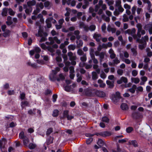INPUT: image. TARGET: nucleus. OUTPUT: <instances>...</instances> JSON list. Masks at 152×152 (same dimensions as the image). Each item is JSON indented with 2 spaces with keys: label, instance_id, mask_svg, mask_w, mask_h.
Listing matches in <instances>:
<instances>
[{
  "label": "nucleus",
  "instance_id": "1",
  "mask_svg": "<svg viewBox=\"0 0 152 152\" xmlns=\"http://www.w3.org/2000/svg\"><path fill=\"white\" fill-rule=\"evenodd\" d=\"M138 30L136 35H133L134 39L136 40V42L140 44L138 45L139 48L141 50H142L145 48L147 45V42L148 41V37L147 35H145L144 37H142L141 39V35L140 34L141 31L142 30V26L140 24H138L137 25Z\"/></svg>",
  "mask_w": 152,
  "mask_h": 152
},
{
  "label": "nucleus",
  "instance_id": "2",
  "mask_svg": "<svg viewBox=\"0 0 152 152\" xmlns=\"http://www.w3.org/2000/svg\"><path fill=\"white\" fill-rule=\"evenodd\" d=\"M107 8L106 4H103V1L102 0H100L99 1L98 4L95 6L94 10H106ZM89 10L94 9L90 7Z\"/></svg>",
  "mask_w": 152,
  "mask_h": 152
},
{
  "label": "nucleus",
  "instance_id": "3",
  "mask_svg": "<svg viewBox=\"0 0 152 152\" xmlns=\"http://www.w3.org/2000/svg\"><path fill=\"white\" fill-rule=\"evenodd\" d=\"M95 94L97 96L103 98L106 96V94L103 91L96 90L95 92Z\"/></svg>",
  "mask_w": 152,
  "mask_h": 152
},
{
  "label": "nucleus",
  "instance_id": "4",
  "mask_svg": "<svg viewBox=\"0 0 152 152\" xmlns=\"http://www.w3.org/2000/svg\"><path fill=\"white\" fill-rule=\"evenodd\" d=\"M144 29L146 30H148L150 34H152V23H150L146 25L144 27Z\"/></svg>",
  "mask_w": 152,
  "mask_h": 152
},
{
  "label": "nucleus",
  "instance_id": "5",
  "mask_svg": "<svg viewBox=\"0 0 152 152\" xmlns=\"http://www.w3.org/2000/svg\"><path fill=\"white\" fill-rule=\"evenodd\" d=\"M93 37L97 42H100L102 39L101 35L97 33H95L93 35Z\"/></svg>",
  "mask_w": 152,
  "mask_h": 152
},
{
  "label": "nucleus",
  "instance_id": "6",
  "mask_svg": "<svg viewBox=\"0 0 152 152\" xmlns=\"http://www.w3.org/2000/svg\"><path fill=\"white\" fill-rule=\"evenodd\" d=\"M111 134L110 132L107 131L97 133L96 134L97 136L100 135L103 137L110 136L111 135Z\"/></svg>",
  "mask_w": 152,
  "mask_h": 152
},
{
  "label": "nucleus",
  "instance_id": "7",
  "mask_svg": "<svg viewBox=\"0 0 152 152\" xmlns=\"http://www.w3.org/2000/svg\"><path fill=\"white\" fill-rule=\"evenodd\" d=\"M123 82L125 83H127L128 82L127 78L124 77H122L119 80H118L117 81V83L119 84L122 83Z\"/></svg>",
  "mask_w": 152,
  "mask_h": 152
},
{
  "label": "nucleus",
  "instance_id": "8",
  "mask_svg": "<svg viewBox=\"0 0 152 152\" xmlns=\"http://www.w3.org/2000/svg\"><path fill=\"white\" fill-rule=\"evenodd\" d=\"M67 55L69 57L70 61L76 60L77 57L75 55H73V53L71 52H69L67 53Z\"/></svg>",
  "mask_w": 152,
  "mask_h": 152
},
{
  "label": "nucleus",
  "instance_id": "9",
  "mask_svg": "<svg viewBox=\"0 0 152 152\" xmlns=\"http://www.w3.org/2000/svg\"><path fill=\"white\" fill-rule=\"evenodd\" d=\"M83 93L87 96H90L92 95V93L91 91L88 88L84 90Z\"/></svg>",
  "mask_w": 152,
  "mask_h": 152
},
{
  "label": "nucleus",
  "instance_id": "10",
  "mask_svg": "<svg viewBox=\"0 0 152 152\" xmlns=\"http://www.w3.org/2000/svg\"><path fill=\"white\" fill-rule=\"evenodd\" d=\"M128 144L133 145L135 147L138 146V143L136 140H129L128 142Z\"/></svg>",
  "mask_w": 152,
  "mask_h": 152
},
{
  "label": "nucleus",
  "instance_id": "11",
  "mask_svg": "<svg viewBox=\"0 0 152 152\" xmlns=\"http://www.w3.org/2000/svg\"><path fill=\"white\" fill-rule=\"evenodd\" d=\"M65 79V77L62 73L59 74L57 77L56 80L58 82L63 81Z\"/></svg>",
  "mask_w": 152,
  "mask_h": 152
},
{
  "label": "nucleus",
  "instance_id": "12",
  "mask_svg": "<svg viewBox=\"0 0 152 152\" xmlns=\"http://www.w3.org/2000/svg\"><path fill=\"white\" fill-rule=\"evenodd\" d=\"M76 43L77 44L76 47L77 48H80L82 46L83 42L82 41L79 39V40H77L76 41Z\"/></svg>",
  "mask_w": 152,
  "mask_h": 152
},
{
  "label": "nucleus",
  "instance_id": "13",
  "mask_svg": "<svg viewBox=\"0 0 152 152\" xmlns=\"http://www.w3.org/2000/svg\"><path fill=\"white\" fill-rule=\"evenodd\" d=\"M140 116L139 114L137 112H134L132 114V118L134 119L137 120L138 119Z\"/></svg>",
  "mask_w": 152,
  "mask_h": 152
},
{
  "label": "nucleus",
  "instance_id": "14",
  "mask_svg": "<svg viewBox=\"0 0 152 152\" xmlns=\"http://www.w3.org/2000/svg\"><path fill=\"white\" fill-rule=\"evenodd\" d=\"M105 54V53L104 52H101L100 53L99 55V61L100 64H101L103 61V59L104 58Z\"/></svg>",
  "mask_w": 152,
  "mask_h": 152
},
{
  "label": "nucleus",
  "instance_id": "15",
  "mask_svg": "<svg viewBox=\"0 0 152 152\" xmlns=\"http://www.w3.org/2000/svg\"><path fill=\"white\" fill-rule=\"evenodd\" d=\"M48 34L46 32H44L43 33V35L40 40H39V42H45L47 40V39L46 37L47 36Z\"/></svg>",
  "mask_w": 152,
  "mask_h": 152
},
{
  "label": "nucleus",
  "instance_id": "16",
  "mask_svg": "<svg viewBox=\"0 0 152 152\" xmlns=\"http://www.w3.org/2000/svg\"><path fill=\"white\" fill-rule=\"evenodd\" d=\"M36 2L34 0L30 1L27 2V4L28 7H31L32 6H33L36 4Z\"/></svg>",
  "mask_w": 152,
  "mask_h": 152
},
{
  "label": "nucleus",
  "instance_id": "17",
  "mask_svg": "<svg viewBox=\"0 0 152 152\" xmlns=\"http://www.w3.org/2000/svg\"><path fill=\"white\" fill-rule=\"evenodd\" d=\"M92 79L93 80H96L98 78V75L96 72H93L91 73Z\"/></svg>",
  "mask_w": 152,
  "mask_h": 152
},
{
  "label": "nucleus",
  "instance_id": "18",
  "mask_svg": "<svg viewBox=\"0 0 152 152\" xmlns=\"http://www.w3.org/2000/svg\"><path fill=\"white\" fill-rule=\"evenodd\" d=\"M106 83L109 86V88H113L114 86V82L113 81H111L108 80H107L106 81Z\"/></svg>",
  "mask_w": 152,
  "mask_h": 152
},
{
  "label": "nucleus",
  "instance_id": "19",
  "mask_svg": "<svg viewBox=\"0 0 152 152\" xmlns=\"http://www.w3.org/2000/svg\"><path fill=\"white\" fill-rule=\"evenodd\" d=\"M115 3V6L118 7V10H124L121 5V1H116Z\"/></svg>",
  "mask_w": 152,
  "mask_h": 152
},
{
  "label": "nucleus",
  "instance_id": "20",
  "mask_svg": "<svg viewBox=\"0 0 152 152\" xmlns=\"http://www.w3.org/2000/svg\"><path fill=\"white\" fill-rule=\"evenodd\" d=\"M137 133H138L139 135L141 137H143L144 138H145L146 137V134H144L143 133V132L140 130L139 129H137Z\"/></svg>",
  "mask_w": 152,
  "mask_h": 152
},
{
  "label": "nucleus",
  "instance_id": "21",
  "mask_svg": "<svg viewBox=\"0 0 152 152\" xmlns=\"http://www.w3.org/2000/svg\"><path fill=\"white\" fill-rule=\"evenodd\" d=\"M80 31L78 30H75L74 31V34L75 35L77 40H79L81 38V36L79 35Z\"/></svg>",
  "mask_w": 152,
  "mask_h": 152
},
{
  "label": "nucleus",
  "instance_id": "22",
  "mask_svg": "<svg viewBox=\"0 0 152 152\" xmlns=\"http://www.w3.org/2000/svg\"><path fill=\"white\" fill-rule=\"evenodd\" d=\"M53 138L51 137V136L49 137L48 138H47L46 141L47 145H48L52 143H53Z\"/></svg>",
  "mask_w": 152,
  "mask_h": 152
},
{
  "label": "nucleus",
  "instance_id": "23",
  "mask_svg": "<svg viewBox=\"0 0 152 152\" xmlns=\"http://www.w3.org/2000/svg\"><path fill=\"white\" fill-rule=\"evenodd\" d=\"M11 31L7 29L5 31L3 34V36L5 37H6L10 36Z\"/></svg>",
  "mask_w": 152,
  "mask_h": 152
},
{
  "label": "nucleus",
  "instance_id": "24",
  "mask_svg": "<svg viewBox=\"0 0 152 152\" xmlns=\"http://www.w3.org/2000/svg\"><path fill=\"white\" fill-rule=\"evenodd\" d=\"M44 33L43 32L42 30L40 28V26L38 33L36 34V35L37 37H42L43 36V33Z\"/></svg>",
  "mask_w": 152,
  "mask_h": 152
},
{
  "label": "nucleus",
  "instance_id": "25",
  "mask_svg": "<svg viewBox=\"0 0 152 152\" xmlns=\"http://www.w3.org/2000/svg\"><path fill=\"white\" fill-rule=\"evenodd\" d=\"M29 140L28 138L27 137L23 139V142L24 145L26 146H28Z\"/></svg>",
  "mask_w": 152,
  "mask_h": 152
},
{
  "label": "nucleus",
  "instance_id": "26",
  "mask_svg": "<svg viewBox=\"0 0 152 152\" xmlns=\"http://www.w3.org/2000/svg\"><path fill=\"white\" fill-rule=\"evenodd\" d=\"M121 107L123 110H126L128 109L127 104L125 103H123L121 105Z\"/></svg>",
  "mask_w": 152,
  "mask_h": 152
},
{
  "label": "nucleus",
  "instance_id": "27",
  "mask_svg": "<svg viewBox=\"0 0 152 152\" xmlns=\"http://www.w3.org/2000/svg\"><path fill=\"white\" fill-rule=\"evenodd\" d=\"M44 5L45 8L51 7L52 6V4L49 1H46L44 3Z\"/></svg>",
  "mask_w": 152,
  "mask_h": 152
},
{
  "label": "nucleus",
  "instance_id": "28",
  "mask_svg": "<svg viewBox=\"0 0 152 152\" xmlns=\"http://www.w3.org/2000/svg\"><path fill=\"white\" fill-rule=\"evenodd\" d=\"M36 10H40L39 8L42 9L44 7V5L42 3L40 2V3H37L36 5Z\"/></svg>",
  "mask_w": 152,
  "mask_h": 152
},
{
  "label": "nucleus",
  "instance_id": "29",
  "mask_svg": "<svg viewBox=\"0 0 152 152\" xmlns=\"http://www.w3.org/2000/svg\"><path fill=\"white\" fill-rule=\"evenodd\" d=\"M50 80L52 81H55L56 80L57 77L56 75L52 74H51L49 75Z\"/></svg>",
  "mask_w": 152,
  "mask_h": 152
},
{
  "label": "nucleus",
  "instance_id": "30",
  "mask_svg": "<svg viewBox=\"0 0 152 152\" xmlns=\"http://www.w3.org/2000/svg\"><path fill=\"white\" fill-rule=\"evenodd\" d=\"M36 109H34L33 110L31 109L28 111V113L31 115H35L36 113Z\"/></svg>",
  "mask_w": 152,
  "mask_h": 152
},
{
  "label": "nucleus",
  "instance_id": "31",
  "mask_svg": "<svg viewBox=\"0 0 152 152\" xmlns=\"http://www.w3.org/2000/svg\"><path fill=\"white\" fill-rule=\"evenodd\" d=\"M131 80L132 82H134L135 83L137 84L140 81V79L138 77H132Z\"/></svg>",
  "mask_w": 152,
  "mask_h": 152
},
{
  "label": "nucleus",
  "instance_id": "32",
  "mask_svg": "<svg viewBox=\"0 0 152 152\" xmlns=\"http://www.w3.org/2000/svg\"><path fill=\"white\" fill-rule=\"evenodd\" d=\"M146 50L147 52V56L151 57L152 56V52L151 51L150 49L149 48H147L146 49Z\"/></svg>",
  "mask_w": 152,
  "mask_h": 152
},
{
  "label": "nucleus",
  "instance_id": "33",
  "mask_svg": "<svg viewBox=\"0 0 152 152\" xmlns=\"http://www.w3.org/2000/svg\"><path fill=\"white\" fill-rule=\"evenodd\" d=\"M71 86H69L68 85L64 87L65 90L67 92H70L72 91V88Z\"/></svg>",
  "mask_w": 152,
  "mask_h": 152
},
{
  "label": "nucleus",
  "instance_id": "34",
  "mask_svg": "<svg viewBox=\"0 0 152 152\" xmlns=\"http://www.w3.org/2000/svg\"><path fill=\"white\" fill-rule=\"evenodd\" d=\"M19 137L21 139H24L27 137L24 135V132H22L19 134Z\"/></svg>",
  "mask_w": 152,
  "mask_h": 152
},
{
  "label": "nucleus",
  "instance_id": "35",
  "mask_svg": "<svg viewBox=\"0 0 152 152\" xmlns=\"http://www.w3.org/2000/svg\"><path fill=\"white\" fill-rule=\"evenodd\" d=\"M115 94H112V100L115 102H117L118 101V100L120 99L119 98H117Z\"/></svg>",
  "mask_w": 152,
  "mask_h": 152
},
{
  "label": "nucleus",
  "instance_id": "36",
  "mask_svg": "<svg viewBox=\"0 0 152 152\" xmlns=\"http://www.w3.org/2000/svg\"><path fill=\"white\" fill-rule=\"evenodd\" d=\"M82 56L80 57V60L83 62H85L87 60L86 54L85 53Z\"/></svg>",
  "mask_w": 152,
  "mask_h": 152
},
{
  "label": "nucleus",
  "instance_id": "37",
  "mask_svg": "<svg viewBox=\"0 0 152 152\" xmlns=\"http://www.w3.org/2000/svg\"><path fill=\"white\" fill-rule=\"evenodd\" d=\"M21 105L23 108L24 107L27 106L28 104V102L27 101L22 102L21 103Z\"/></svg>",
  "mask_w": 152,
  "mask_h": 152
},
{
  "label": "nucleus",
  "instance_id": "38",
  "mask_svg": "<svg viewBox=\"0 0 152 152\" xmlns=\"http://www.w3.org/2000/svg\"><path fill=\"white\" fill-rule=\"evenodd\" d=\"M113 152H126L125 151L124 149H121L119 146H118L117 151L113 150Z\"/></svg>",
  "mask_w": 152,
  "mask_h": 152
},
{
  "label": "nucleus",
  "instance_id": "39",
  "mask_svg": "<svg viewBox=\"0 0 152 152\" xmlns=\"http://www.w3.org/2000/svg\"><path fill=\"white\" fill-rule=\"evenodd\" d=\"M123 17L122 20L123 22H127L129 21V18L126 14H124L123 16Z\"/></svg>",
  "mask_w": 152,
  "mask_h": 152
},
{
  "label": "nucleus",
  "instance_id": "40",
  "mask_svg": "<svg viewBox=\"0 0 152 152\" xmlns=\"http://www.w3.org/2000/svg\"><path fill=\"white\" fill-rule=\"evenodd\" d=\"M76 48L75 45H71L68 46V48L69 50H74Z\"/></svg>",
  "mask_w": 152,
  "mask_h": 152
},
{
  "label": "nucleus",
  "instance_id": "41",
  "mask_svg": "<svg viewBox=\"0 0 152 152\" xmlns=\"http://www.w3.org/2000/svg\"><path fill=\"white\" fill-rule=\"evenodd\" d=\"M69 111L68 110H65L63 113V118H67L69 115Z\"/></svg>",
  "mask_w": 152,
  "mask_h": 152
},
{
  "label": "nucleus",
  "instance_id": "42",
  "mask_svg": "<svg viewBox=\"0 0 152 152\" xmlns=\"http://www.w3.org/2000/svg\"><path fill=\"white\" fill-rule=\"evenodd\" d=\"M77 54L80 56H82L85 54V53L81 49H79L78 50L77 52Z\"/></svg>",
  "mask_w": 152,
  "mask_h": 152
},
{
  "label": "nucleus",
  "instance_id": "43",
  "mask_svg": "<svg viewBox=\"0 0 152 152\" xmlns=\"http://www.w3.org/2000/svg\"><path fill=\"white\" fill-rule=\"evenodd\" d=\"M53 132V129L52 128H50L48 129L47 131L46 134L47 135H50Z\"/></svg>",
  "mask_w": 152,
  "mask_h": 152
},
{
  "label": "nucleus",
  "instance_id": "44",
  "mask_svg": "<svg viewBox=\"0 0 152 152\" xmlns=\"http://www.w3.org/2000/svg\"><path fill=\"white\" fill-rule=\"evenodd\" d=\"M128 140V139L127 138L124 139L119 140L118 141V142L119 143L123 144L127 142Z\"/></svg>",
  "mask_w": 152,
  "mask_h": 152
},
{
  "label": "nucleus",
  "instance_id": "45",
  "mask_svg": "<svg viewBox=\"0 0 152 152\" xmlns=\"http://www.w3.org/2000/svg\"><path fill=\"white\" fill-rule=\"evenodd\" d=\"M59 111L58 110H54L53 112V117L57 116L58 114Z\"/></svg>",
  "mask_w": 152,
  "mask_h": 152
},
{
  "label": "nucleus",
  "instance_id": "46",
  "mask_svg": "<svg viewBox=\"0 0 152 152\" xmlns=\"http://www.w3.org/2000/svg\"><path fill=\"white\" fill-rule=\"evenodd\" d=\"M109 119L106 116H104L102 118V121L103 122L108 123L109 122Z\"/></svg>",
  "mask_w": 152,
  "mask_h": 152
},
{
  "label": "nucleus",
  "instance_id": "47",
  "mask_svg": "<svg viewBox=\"0 0 152 152\" xmlns=\"http://www.w3.org/2000/svg\"><path fill=\"white\" fill-rule=\"evenodd\" d=\"M97 144L100 146L103 145L104 144L103 141L101 139H99Z\"/></svg>",
  "mask_w": 152,
  "mask_h": 152
},
{
  "label": "nucleus",
  "instance_id": "48",
  "mask_svg": "<svg viewBox=\"0 0 152 152\" xmlns=\"http://www.w3.org/2000/svg\"><path fill=\"white\" fill-rule=\"evenodd\" d=\"M28 146L30 149H32L34 148L36 145L35 144L31 143L29 144Z\"/></svg>",
  "mask_w": 152,
  "mask_h": 152
},
{
  "label": "nucleus",
  "instance_id": "49",
  "mask_svg": "<svg viewBox=\"0 0 152 152\" xmlns=\"http://www.w3.org/2000/svg\"><path fill=\"white\" fill-rule=\"evenodd\" d=\"M124 10H115L114 12V15L115 16H118L120 12H122Z\"/></svg>",
  "mask_w": 152,
  "mask_h": 152
},
{
  "label": "nucleus",
  "instance_id": "50",
  "mask_svg": "<svg viewBox=\"0 0 152 152\" xmlns=\"http://www.w3.org/2000/svg\"><path fill=\"white\" fill-rule=\"evenodd\" d=\"M46 49L48 51H49L50 52L53 53L55 52V50L53 49L52 47L50 46L48 47H47Z\"/></svg>",
  "mask_w": 152,
  "mask_h": 152
},
{
  "label": "nucleus",
  "instance_id": "51",
  "mask_svg": "<svg viewBox=\"0 0 152 152\" xmlns=\"http://www.w3.org/2000/svg\"><path fill=\"white\" fill-rule=\"evenodd\" d=\"M48 39L50 41V42L49 43L50 45H52L54 43V40L53 39V38L49 37Z\"/></svg>",
  "mask_w": 152,
  "mask_h": 152
},
{
  "label": "nucleus",
  "instance_id": "52",
  "mask_svg": "<svg viewBox=\"0 0 152 152\" xmlns=\"http://www.w3.org/2000/svg\"><path fill=\"white\" fill-rule=\"evenodd\" d=\"M96 29V26L95 25H92L89 27V29L91 31H94Z\"/></svg>",
  "mask_w": 152,
  "mask_h": 152
},
{
  "label": "nucleus",
  "instance_id": "53",
  "mask_svg": "<svg viewBox=\"0 0 152 152\" xmlns=\"http://www.w3.org/2000/svg\"><path fill=\"white\" fill-rule=\"evenodd\" d=\"M53 39L55 42H56L58 44H60L61 43V41L60 40H59L58 39V38L56 37H53Z\"/></svg>",
  "mask_w": 152,
  "mask_h": 152
},
{
  "label": "nucleus",
  "instance_id": "54",
  "mask_svg": "<svg viewBox=\"0 0 152 152\" xmlns=\"http://www.w3.org/2000/svg\"><path fill=\"white\" fill-rule=\"evenodd\" d=\"M81 84L84 86H88V83L84 80H83L81 81Z\"/></svg>",
  "mask_w": 152,
  "mask_h": 152
},
{
  "label": "nucleus",
  "instance_id": "55",
  "mask_svg": "<svg viewBox=\"0 0 152 152\" xmlns=\"http://www.w3.org/2000/svg\"><path fill=\"white\" fill-rule=\"evenodd\" d=\"M132 74L133 76L135 77L137 75L138 72L136 70H134L132 71Z\"/></svg>",
  "mask_w": 152,
  "mask_h": 152
},
{
  "label": "nucleus",
  "instance_id": "56",
  "mask_svg": "<svg viewBox=\"0 0 152 152\" xmlns=\"http://www.w3.org/2000/svg\"><path fill=\"white\" fill-rule=\"evenodd\" d=\"M93 138L92 137H89L86 141V142L87 144H89L92 141Z\"/></svg>",
  "mask_w": 152,
  "mask_h": 152
},
{
  "label": "nucleus",
  "instance_id": "57",
  "mask_svg": "<svg viewBox=\"0 0 152 152\" xmlns=\"http://www.w3.org/2000/svg\"><path fill=\"white\" fill-rule=\"evenodd\" d=\"M113 61L114 64H117L120 62V61L118 60L117 57L115 58L113 60Z\"/></svg>",
  "mask_w": 152,
  "mask_h": 152
},
{
  "label": "nucleus",
  "instance_id": "58",
  "mask_svg": "<svg viewBox=\"0 0 152 152\" xmlns=\"http://www.w3.org/2000/svg\"><path fill=\"white\" fill-rule=\"evenodd\" d=\"M45 23L47 24V26L48 28H49L51 27L52 25L51 22L48 21L47 20H46Z\"/></svg>",
  "mask_w": 152,
  "mask_h": 152
},
{
  "label": "nucleus",
  "instance_id": "59",
  "mask_svg": "<svg viewBox=\"0 0 152 152\" xmlns=\"http://www.w3.org/2000/svg\"><path fill=\"white\" fill-rule=\"evenodd\" d=\"M133 130V129L132 127H129L126 129V131L128 133H130Z\"/></svg>",
  "mask_w": 152,
  "mask_h": 152
},
{
  "label": "nucleus",
  "instance_id": "60",
  "mask_svg": "<svg viewBox=\"0 0 152 152\" xmlns=\"http://www.w3.org/2000/svg\"><path fill=\"white\" fill-rule=\"evenodd\" d=\"M102 17L103 18H105V20L106 21L108 22L110 21V18L108 17H106V16L105 15H102Z\"/></svg>",
  "mask_w": 152,
  "mask_h": 152
},
{
  "label": "nucleus",
  "instance_id": "61",
  "mask_svg": "<svg viewBox=\"0 0 152 152\" xmlns=\"http://www.w3.org/2000/svg\"><path fill=\"white\" fill-rule=\"evenodd\" d=\"M117 72L118 75H121L123 73V70L122 69H118Z\"/></svg>",
  "mask_w": 152,
  "mask_h": 152
},
{
  "label": "nucleus",
  "instance_id": "62",
  "mask_svg": "<svg viewBox=\"0 0 152 152\" xmlns=\"http://www.w3.org/2000/svg\"><path fill=\"white\" fill-rule=\"evenodd\" d=\"M34 51L36 53H40L41 51V49L38 47H36L34 48Z\"/></svg>",
  "mask_w": 152,
  "mask_h": 152
},
{
  "label": "nucleus",
  "instance_id": "63",
  "mask_svg": "<svg viewBox=\"0 0 152 152\" xmlns=\"http://www.w3.org/2000/svg\"><path fill=\"white\" fill-rule=\"evenodd\" d=\"M74 67L73 66H71L69 67L70 73H74L75 72Z\"/></svg>",
  "mask_w": 152,
  "mask_h": 152
},
{
  "label": "nucleus",
  "instance_id": "64",
  "mask_svg": "<svg viewBox=\"0 0 152 152\" xmlns=\"http://www.w3.org/2000/svg\"><path fill=\"white\" fill-rule=\"evenodd\" d=\"M56 60L57 62H60L62 61V59L61 57L59 56H57L56 58Z\"/></svg>",
  "mask_w": 152,
  "mask_h": 152
}]
</instances>
